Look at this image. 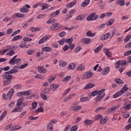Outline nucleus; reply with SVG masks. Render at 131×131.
<instances>
[{
	"instance_id": "obj_40",
	"label": "nucleus",
	"mask_w": 131,
	"mask_h": 131,
	"mask_svg": "<svg viewBox=\"0 0 131 131\" xmlns=\"http://www.w3.org/2000/svg\"><path fill=\"white\" fill-rule=\"evenodd\" d=\"M23 37L22 36L17 35L13 38L12 39V41H16V40H18V39H22Z\"/></svg>"
},
{
	"instance_id": "obj_23",
	"label": "nucleus",
	"mask_w": 131,
	"mask_h": 131,
	"mask_svg": "<svg viewBox=\"0 0 131 131\" xmlns=\"http://www.w3.org/2000/svg\"><path fill=\"white\" fill-rule=\"evenodd\" d=\"M23 101H24V97H20L17 100V107H20V106H21V105L22 104V103L23 102Z\"/></svg>"
},
{
	"instance_id": "obj_9",
	"label": "nucleus",
	"mask_w": 131,
	"mask_h": 131,
	"mask_svg": "<svg viewBox=\"0 0 131 131\" xmlns=\"http://www.w3.org/2000/svg\"><path fill=\"white\" fill-rule=\"evenodd\" d=\"M51 38V36L48 35H46L45 36L43 37L42 38H41L38 41V43L39 45H41L42 43H43V42H46L47 40H49Z\"/></svg>"
},
{
	"instance_id": "obj_12",
	"label": "nucleus",
	"mask_w": 131,
	"mask_h": 131,
	"mask_svg": "<svg viewBox=\"0 0 131 131\" xmlns=\"http://www.w3.org/2000/svg\"><path fill=\"white\" fill-rule=\"evenodd\" d=\"M29 95H30V90L28 91L20 92L17 93V96H18V97H20L21 96H29Z\"/></svg>"
},
{
	"instance_id": "obj_49",
	"label": "nucleus",
	"mask_w": 131,
	"mask_h": 131,
	"mask_svg": "<svg viewBox=\"0 0 131 131\" xmlns=\"http://www.w3.org/2000/svg\"><path fill=\"white\" fill-rule=\"evenodd\" d=\"M13 55H15V51L14 50H10L9 52L6 53L7 56H13Z\"/></svg>"
},
{
	"instance_id": "obj_56",
	"label": "nucleus",
	"mask_w": 131,
	"mask_h": 131,
	"mask_svg": "<svg viewBox=\"0 0 131 131\" xmlns=\"http://www.w3.org/2000/svg\"><path fill=\"white\" fill-rule=\"evenodd\" d=\"M12 82L10 80H6L4 82V85H9Z\"/></svg>"
},
{
	"instance_id": "obj_60",
	"label": "nucleus",
	"mask_w": 131,
	"mask_h": 131,
	"mask_svg": "<svg viewBox=\"0 0 131 131\" xmlns=\"http://www.w3.org/2000/svg\"><path fill=\"white\" fill-rule=\"evenodd\" d=\"M13 33V29H9L6 31V34L9 35V34H11Z\"/></svg>"
},
{
	"instance_id": "obj_29",
	"label": "nucleus",
	"mask_w": 131,
	"mask_h": 131,
	"mask_svg": "<svg viewBox=\"0 0 131 131\" xmlns=\"http://www.w3.org/2000/svg\"><path fill=\"white\" fill-rule=\"evenodd\" d=\"M64 41L67 43H68L69 46H71V45H72V41H73V38H70L64 39Z\"/></svg>"
},
{
	"instance_id": "obj_8",
	"label": "nucleus",
	"mask_w": 131,
	"mask_h": 131,
	"mask_svg": "<svg viewBox=\"0 0 131 131\" xmlns=\"http://www.w3.org/2000/svg\"><path fill=\"white\" fill-rule=\"evenodd\" d=\"M9 64L10 65H15V64H17V65H20L21 64V59L20 58H16V59H14L13 60H12V59H10Z\"/></svg>"
},
{
	"instance_id": "obj_55",
	"label": "nucleus",
	"mask_w": 131,
	"mask_h": 131,
	"mask_svg": "<svg viewBox=\"0 0 131 131\" xmlns=\"http://www.w3.org/2000/svg\"><path fill=\"white\" fill-rule=\"evenodd\" d=\"M131 35H128L126 36L124 40V42H127L129 39H130Z\"/></svg>"
},
{
	"instance_id": "obj_37",
	"label": "nucleus",
	"mask_w": 131,
	"mask_h": 131,
	"mask_svg": "<svg viewBox=\"0 0 131 131\" xmlns=\"http://www.w3.org/2000/svg\"><path fill=\"white\" fill-rule=\"evenodd\" d=\"M23 111V108L19 107H15L12 110V112H21V111Z\"/></svg>"
},
{
	"instance_id": "obj_3",
	"label": "nucleus",
	"mask_w": 131,
	"mask_h": 131,
	"mask_svg": "<svg viewBox=\"0 0 131 131\" xmlns=\"http://www.w3.org/2000/svg\"><path fill=\"white\" fill-rule=\"evenodd\" d=\"M14 89H11L7 93V94H3L2 96V98L4 99V100H8V99H10L12 98L13 95H14Z\"/></svg>"
},
{
	"instance_id": "obj_48",
	"label": "nucleus",
	"mask_w": 131,
	"mask_h": 131,
	"mask_svg": "<svg viewBox=\"0 0 131 131\" xmlns=\"http://www.w3.org/2000/svg\"><path fill=\"white\" fill-rule=\"evenodd\" d=\"M35 78L39 79H44L45 77L42 76L40 74H37L35 76Z\"/></svg>"
},
{
	"instance_id": "obj_34",
	"label": "nucleus",
	"mask_w": 131,
	"mask_h": 131,
	"mask_svg": "<svg viewBox=\"0 0 131 131\" xmlns=\"http://www.w3.org/2000/svg\"><path fill=\"white\" fill-rule=\"evenodd\" d=\"M104 53L107 57H109V58H111L112 57V54H111V52L109 51V50L107 49H104Z\"/></svg>"
},
{
	"instance_id": "obj_44",
	"label": "nucleus",
	"mask_w": 131,
	"mask_h": 131,
	"mask_svg": "<svg viewBox=\"0 0 131 131\" xmlns=\"http://www.w3.org/2000/svg\"><path fill=\"white\" fill-rule=\"evenodd\" d=\"M56 79V77H53V75H51L48 79V82L49 83H52V81H54Z\"/></svg>"
},
{
	"instance_id": "obj_1",
	"label": "nucleus",
	"mask_w": 131,
	"mask_h": 131,
	"mask_svg": "<svg viewBox=\"0 0 131 131\" xmlns=\"http://www.w3.org/2000/svg\"><path fill=\"white\" fill-rule=\"evenodd\" d=\"M128 91V88H127V84H125L123 88L121 89V90L118 91V92L116 93L114 95H113V98H118V97H120L121 95H123L125 92H127Z\"/></svg>"
},
{
	"instance_id": "obj_39",
	"label": "nucleus",
	"mask_w": 131,
	"mask_h": 131,
	"mask_svg": "<svg viewBox=\"0 0 131 131\" xmlns=\"http://www.w3.org/2000/svg\"><path fill=\"white\" fill-rule=\"evenodd\" d=\"M40 97L41 98L42 100H43V101H47L48 100V96H47V95L43 93H41Z\"/></svg>"
},
{
	"instance_id": "obj_14",
	"label": "nucleus",
	"mask_w": 131,
	"mask_h": 131,
	"mask_svg": "<svg viewBox=\"0 0 131 131\" xmlns=\"http://www.w3.org/2000/svg\"><path fill=\"white\" fill-rule=\"evenodd\" d=\"M3 77L4 79L12 81V79L13 78V76L11 75V74H6L5 73V74L3 75Z\"/></svg>"
},
{
	"instance_id": "obj_62",
	"label": "nucleus",
	"mask_w": 131,
	"mask_h": 131,
	"mask_svg": "<svg viewBox=\"0 0 131 131\" xmlns=\"http://www.w3.org/2000/svg\"><path fill=\"white\" fill-rule=\"evenodd\" d=\"M36 112H43V107L42 106H40L38 107L36 111Z\"/></svg>"
},
{
	"instance_id": "obj_4",
	"label": "nucleus",
	"mask_w": 131,
	"mask_h": 131,
	"mask_svg": "<svg viewBox=\"0 0 131 131\" xmlns=\"http://www.w3.org/2000/svg\"><path fill=\"white\" fill-rule=\"evenodd\" d=\"M60 28H62V26L59 23H56L50 27V29L52 31H57V30H59Z\"/></svg>"
},
{
	"instance_id": "obj_46",
	"label": "nucleus",
	"mask_w": 131,
	"mask_h": 131,
	"mask_svg": "<svg viewBox=\"0 0 131 131\" xmlns=\"http://www.w3.org/2000/svg\"><path fill=\"white\" fill-rule=\"evenodd\" d=\"M95 119L96 120H102L103 119V116L101 114H98L95 116Z\"/></svg>"
},
{
	"instance_id": "obj_57",
	"label": "nucleus",
	"mask_w": 131,
	"mask_h": 131,
	"mask_svg": "<svg viewBox=\"0 0 131 131\" xmlns=\"http://www.w3.org/2000/svg\"><path fill=\"white\" fill-rule=\"evenodd\" d=\"M32 109H36L37 107V102L34 101L32 103Z\"/></svg>"
},
{
	"instance_id": "obj_25",
	"label": "nucleus",
	"mask_w": 131,
	"mask_h": 131,
	"mask_svg": "<svg viewBox=\"0 0 131 131\" xmlns=\"http://www.w3.org/2000/svg\"><path fill=\"white\" fill-rule=\"evenodd\" d=\"M90 3V0H85L81 4V7L82 8H84L85 7H87V6H89V4Z\"/></svg>"
},
{
	"instance_id": "obj_10",
	"label": "nucleus",
	"mask_w": 131,
	"mask_h": 131,
	"mask_svg": "<svg viewBox=\"0 0 131 131\" xmlns=\"http://www.w3.org/2000/svg\"><path fill=\"white\" fill-rule=\"evenodd\" d=\"M38 72L40 74H45L48 72V70L43 66H39L38 67Z\"/></svg>"
},
{
	"instance_id": "obj_15",
	"label": "nucleus",
	"mask_w": 131,
	"mask_h": 131,
	"mask_svg": "<svg viewBox=\"0 0 131 131\" xmlns=\"http://www.w3.org/2000/svg\"><path fill=\"white\" fill-rule=\"evenodd\" d=\"M111 36V33L107 32L104 34L101 37V40L104 41L108 39L109 38V36Z\"/></svg>"
},
{
	"instance_id": "obj_16",
	"label": "nucleus",
	"mask_w": 131,
	"mask_h": 131,
	"mask_svg": "<svg viewBox=\"0 0 131 131\" xmlns=\"http://www.w3.org/2000/svg\"><path fill=\"white\" fill-rule=\"evenodd\" d=\"M71 108L73 111H74L75 112H77V111H79V110L81 109L82 106L80 105L75 106V104H74L72 106Z\"/></svg>"
},
{
	"instance_id": "obj_41",
	"label": "nucleus",
	"mask_w": 131,
	"mask_h": 131,
	"mask_svg": "<svg viewBox=\"0 0 131 131\" xmlns=\"http://www.w3.org/2000/svg\"><path fill=\"white\" fill-rule=\"evenodd\" d=\"M103 45L102 44L101 45H100L98 47L96 48L95 50H94V52L95 53H99V52H100V50L103 48Z\"/></svg>"
},
{
	"instance_id": "obj_35",
	"label": "nucleus",
	"mask_w": 131,
	"mask_h": 131,
	"mask_svg": "<svg viewBox=\"0 0 131 131\" xmlns=\"http://www.w3.org/2000/svg\"><path fill=\"white\" fill-rule=\"evenodd\" d=\"M115 82L116 83H117V84H123L124 83V82L123 81L121 80L120 78H117L115 79Z\"/></svg>"
},
{
	"instance_id": "obj_26",
	"label": "nucleus",
	"mask_w": 131,
	"mask_h": 131,
	"mask_svg": "<svg viewBox=\"0 0 131 131\" xmlns=\"http://www.w3.org/2000/svg\"><path fill=\"white\" fill-rule=\"evenodd\" d=\"M17 72H18V70L14 69L5 72V74H13V73H17Z\"/></svg>"
},
{
	"instance_id": "obj_51",
	"label": "nucleus",
	"mask_w": 131,
	"mask_h": 131,
	"mask_svg": "<svg viewBox=\"0 0 131 131\" xmlns=\"http://www.w3.org/2000/svg\"><path fill=\"white\" fill-rule=\"evenodd\" d=\"M82 48L80 47H77L74 50V53H78V52H80Z\"/></svg>"
},
{
	"instance_id": "obj_19",
	"label": "nucleus",
	"mask_w": 131,
	"mask_h": 131,
	"mask_svg": "<svg viewBox=\"0 0 131 131\" xmlns=\"http://www.w3.org/2000/svg\"><path fill=\"white\" fill-rule=\"evenodd\" d=\"M76 68V64L74 63H70L67 69L69 70H73Z\"/></svg>"
},
{
	"instance_id": "obj_28",
	"label": "nucleus",
	"mask_w": 131,
	"mask_h": 131,
	"mask_svg": "<svg viewBox=\"0 0 131 131\" xmlns=\"http://www.w3.org/2000/svg\"><path fill=\"white\" fill-rule=\"evenodd\" d=\"M117 5H119L121 7H123L125 5V1L124 0H118L117 1Z\"/></svg>"
},
{
	"instance_id": "obj_33",
	"label": "nucleus",
	"mask_w": 131,
	"mask_h": 131,
	"mask_svg": "<svg viewBox=\"0 0 131 131\" xmlns=\"http://www.w3.org/2000/svg\"><path fill=\"white\" fill-rule=\"evenodd\" d=\"M86 36H88V37H93L96 35V34L92 32L91 31H89L88 32H86Z\"/></svg>"
},
{
	"instance_id": "obj_52",
	"label": "nucleus",
	"mask_w": 131,
	"mask_h": 131,
	"mask_svg": "<svg viewBox=\"0 0 131 131\" xmlns=\"http://www.w3.org/2000/svg\"><path fill=\"white\" fill-rule=\"evenodd\" d=\"M100 110H106V107H99L98 108H96L95 110V112L96 113H98V112H99V111H100Z\"/></svg>"
},
{
	"instance_id": "obj_27",
	"label": "nucleus",
	"mask_w": 131,
	"mask_h": 131,
	"mask_svg": "<svg viewBox=\"0 0 131 131\" xmlns=\"http://www.w3.org/2000/svg\"><path fill=\"white\" fill-rule=\"evenodd\" d=\"M59 67H66V66H67V62L64 60H60L59 63Z\"/></svg>"
},
{
	"instance_id": "obj_7",
	"label": "nucleus",
	"mask_w": 131,
	"mask_h": 131,
	"mask_svg": "<svg viewBox=\"0 0 131 131\" xmlns=\"http://www.w3.org/2000/svg\"><path fill=\"white\" fill-rule=\"evenodd\" d=\"M94 74V73H93V72H86L84 73V74L83 75L82 77V79H89V78H91L92 77H93V75Z\"/></svg>"
},
{
	"instance_id": "obj_36",
	"label": "nucleus",
	"mask_w": 131,
	"mask_h": 131,
	"mask_svg": "<svg viewBox=\"0 0 131 131\" xmlns=\"http://www.w3.org/2000/svg\"><path fill=\"white\" fill-rule=\"evenodd\" d=\"M20 13H27L28 12H29V9L28 8H25L24 7H22L19 10Z\"/></svg>"
},
{
	"instance_id": "obj_2",
	"label": "nucleus",
	"mask_w": 131,
	"mask_h": 131,
	"mask_svg": "<svg viewBox=\"0 0 131 131\" xmlns=\"http://www.w3.org/2000/svg\"><path fill=\"white\" fill-rule=\"evenodd\" d=\"M105 89H101L100 90H98L97 96L95 98V100L96 102H100L104 97H105Z\"/></svg>"
},
{
	"instance_id": "obj_63",
	"label": "nucleus",
	"mask_w": 131,
	"mask_h": 131,
	"mask_svg": "<svg viewBox=\"0 0 131 131\" xmlns=\"http://www.w3.org/2000/svg\"><path fill=\"white\" fill-rule=\"evenodd\" d=\"M76 130H77V126L76 125L73 126L70 129V131H76Z\"/></svg>"
},
{
	"instance_id": "obj_42",
	"label": "nucleus",
	"mask_w": 131,
	"mask_h": 131,
	"mask_svg": "<svg viewBox=\"0 0 131 131\" xmlns=\"http://www.w3.org/2000/svg\"><path fill=\"white\" fill-rule=\"evenodd\" d=\"M115 21V20H114L113 18L110 19L107 23V26H111V25L114 23Z\"/></svg>"
},
{
	"instance_id": "obj_20",
	"label": "nucleus",
	"mask_w": 131,
	"mask_h": 131,
	"mask_svg": "<svg viewBox=\"0 0 131 131\" xmlns=\"http://www.w3.org/2000/svg\"><path fill=\"white\" fill-rule=\"evenodd\" d=\"M95 85V84L93 83L87 84L84 88V90H90V89H93Z\"/></svg>"
},
{
	"instance_id": "obj_17",
	"label": "nucleus",
	"mask_w": 131,
	"mask_h": 131,
	"mask_svg": "<svg viewBox=\"0 0 131 131\" xmlns=\"http://www.w3.org/2000/svg\"><path fill=\"white\" fill-rule=\"evenodd\" d=\"M110 72V67H106L103 70V72H101L102 75H107L108 73Z\"/></svg>"
},
{
	"instance_id": "obj_47",
	"label": "nucleus",
	"mask_w": 131,
	"mask_h": 131,
	"mask_svg": "<svg viewBox=\"0 0 131 131\" xmlns=\"http://www.w3.org/2000/svg\"><path fill=\"white\" fill-rule=\"evenodd\" d=\"M49 8V5L47 4L43 3V5L42 6V8H41V10L42 11H43L46 10V9H48Z\"/></svg>"
},
{
	"instance_id": "obj_24",
	"label": "nucleus",
	"mask_w": 131,
	"mask_h": 131,
	"mask_svg": "<svg viewBox=\"0 0 131 131\" xmlns=\"http://www.w3.org/2000/svg\"><path fill=\"white\" fill-rule=\"evenodd\" d=\"M42 51L43 52H52L53 49L51 48L50 47H45L41 48Z\"/></svg>"
},
{
	"instance_id": "obj_61",
	"label": "nucleus",
	"mask_w": 131,
	"mask_h": 131,
	"mask_svg": "<svg viewBox=\"0 0 131 131\" xmlns=\"http://www.w3.org/2000/svg\"><path fill=\"white\" fill-rule=\"evenodd\" d=\"M65 35H66V32L65 31H62V32L59 34V37H64Z\"/></svg>"
},
{
	"instance_id": "obj_31",
	"label": "nucleus",
	"mask_w": 131,
	"mask_h": 131,
	"mask_svg": "<svg viewBox=\"0 0 131 131\" xmlns=\"http://www.w3.org/2000/svg\"><path fill=\"white\" fill-rule=\"evenodd\" d=\"M54 130V127L52 123H49L47 125V131H53Z\"/></svg>"
},
{
	"instance_id": "obj_64",
	"label": "nucleus",
	"mask_w": 131,
	"mask_h": 131,
	"mask_svg": "<svg viewBox=\"0 0 131 131\" xmlns=\"http://www.w3.org/2000/svg\"><path fill=\"white\" fill-rule=\"evenodd\" d=\"M129 128H131V123L125 126V130H128Z\"/></svg>"
},
{
	"instance_id": "obj_32",
	"label": "nucleus",
	"mask_w": 131,
	"mask_h": 131,
	"mask_svg": "<svg viewBox=\"0 0 131 131\" xmlns=\"http://www.w3.org/2000/svg\"><path fill=\"white\" fill-rule=\"evenodd\" d=\"M50 92H51V89H50V88H46L41 91L42 94H44L45 95L50 94Z\"/></svg>"
},
{
	"instance_id": "obj_22",
	"label": "nucleus",
	"mask_w": 131,
	"mask_h": 131,
	"mask_svg": "<svg viewBox=\"0 0 131 131\" xmlns=\"http://www.w3.org/2000/svg\"><path fill=\"white\" fill-rule=\"evenodd\" d=\"M84 125H91V124H94V121L86 119L84 121Z\"/></svg>"
},
{
	"instance_id": "obj_50",
	"label": "nucleus",
	"mask_w": 131,
	"mask_h": 131,
	"mask_svg": "<svg viewBox=\"0 0 131 131\" xmlns=\"http://www.w3.org/2000/svg\"><path fill=\"white\" fill-rule=\"evenodd\" d=\"M47 24H53V23H56V19H50L47 21Z\"/></svg>"
},
{
	"instance_id": "obj_13",
	"label": "nucleus",
	"mask_w": 131,
	"mask_h": 131,
	"mask_svg": "<svg viewBox=\"0 0 131 131\" xmlns=\"http://www.w3.org/2000/svg\"><path fill=\"white\" fill-rule=\"evenodd\" d=\"M120 107V105L118 104L115 106H112L111 108L108 109L106 112V113H112L114 110L118 109Z\"/></svg>"
},
{
	"instance_id": "obj_59",
	"label": "nucleus",
	"mask_w": 131,
	"mask_h": 131,
	"mask_svg": "<svg viewBox=\"0 0 131 131\" xmlns=\"http://www.w3.org/2000/svg\"><path fill=\"white\" fill-rule=\"evenodd\" d=\"M98 95V90H95L93 91L91 94V96H92V97H95V96Z\"/></svg>"
},
{
	"instance_id": "obj_53",
	"label": "nucleus",
	"mask_w": 131,
	"mask_h": 131,
	"mask_svg": "<svg viewBox=\"0 0 131 131\" xmlns=\"http://www.w3.org/2000/svg\"><path fill=\"white\" fill-rule=\"evenodd\" d=\"M123 117L124 118H127L128 117H129V113H127L126 112L125 113H122Z\"/></svg>"
},
{
	"instance_id": "obj_18",
	"label": "nucleus",
	"mask_w": 131,
	"mask_h": 131,
	"mask_svg": "<svg viewBox=\"0 0 131 131\" xmlns=\"http://www.w3.org/2000/svg\"><path fill=\"white\" fill-rule=\"evenodd\" d=\"M91 38H83L81 39V41L82 43H85V45H89L91 42Z\"/></svg>"
},
{
	"instance_id": "obj_43",
	"label": "nucleus",
	"mask_w": 131,
	"mask_h": 131,
	"mask_svg": "<svg viewBox=\"0 0 131 131\" xmlns=\"http://www.w3.org/2000/svg\"><path fill=\"white\" fill-rule=\"evenodd\" d=\"M77 71H83L84 70V67L81 64L78 66L76 69Z\"/></svg>"
},
{
	"instance_id": "obj_30",
	"label": "nucleus",
	"mask_w": 131,
	"mask_h": 131,
	"mask_svg": "<svg viewBox=\"0 0 131 131\" xmlns=\"http://www.w3.org/2000/svg\"><path fill=\"white\" fill-rule=\"evenodd\" d=\"M22 127L21 126L14 125L11 129L10 130H19Z\"/></svg>"
},
{
	"instance_id": "obj_6",
	"label": "nucleus",
	"mask_w": 131,
	"mask_h": 131,
	"mask_svg": "<svg viewBox=\"0 0 131 131\" xmlns=\"http://www.w3.org/2000/svg\"><path fill=\"white\" fill-rule=\"evenodd\" d=\"M121 66H126L127 65V61L126 60H119L116 62L115 67L116 69H118Z\"/></svg>"
},
{
	"instance_id": "obj_54",
	"label": "nucleus",
	"mask_w": 131,
	"mask_h": 131,
	"mask_svg": "<svg viewBox=\"0 0 131 131\" xmlns=\"http://www.w3.org/2000/svg\"><path fill=\"white\" fill-rule=\"evenodd\" d=\"M17 18H25V14L23 13H17Z\"/></svg>"
},
{
	"instance_id": "obj_38",
	"label": "nucleus",
	"mask_w": 131,
	"mask_h": 131,
	"mask_svg": "<svg viewBox=\"0 0 131 131\" xmlns=\"http://www.w3.org/2000/svg\"><path fill=\"white\" fill-rule=\"evenodd\" d=\"M76 4V1H74V2H71L67 5V8H72Z\"/></svg>"
},
{
	"instance_id": "obj_45",
	"label": "nucleus",
	"mask_w": 131,
	"mask_h": 131,
	"mask_svg": "<svg viewBox=\"0 0 131 131\" xmlns=\"http://www.w3.org/2000/svg\"><path fill=\"white\" fill-rule=\"evenodd\" d=\"M7 111H4L2 113V114L0 116V121H2L4 117H6V115H7Z\"/></svg>"
},
{
	"instance_id": "obj_21",
	"label": "nucleus",
	"mask_w": 131,
	"mask_h": 131,
	"mask_svg": "<svg viewBox=\"0 0 131 131\" xmlns=\"http://www.w3.org/2000/svg\"><path fill=\"white\" fill-rule=\"evenodd\" d=\"M59 84H52L50 85V89L51 90H53V92H55L56 90H57V89H59Z\"/></svg>"
},
{
	"instance_id": "obj_5",
	"label": "nucleus",
	"mask_w": 131,
	"mask_h": 131,
	"mask_svg": "<svg viewBox=\"0 0 131 131\" xmlns=\"http://www.w3.org/2000/svg\"><path fill=\"white\" fill-rule=\"evenodd\" d=\"M98 18L99 15L96 14V12H94L88 16L86 20L88 21H95V20H97Z\"/></svg>"
},
{
	"instance_id": "obj_58",
	"label": "nucleus",
	"mask_w": 131,
	"mask_h": 131,
	"mask_svg": "<svg viewBox=\"0 0 131 131\" xmlns=\"http://www.w3.org/2000/svg\"><path fill=\"white\" fill-rule=\"evenodd\" d=\"M20 32H21V30H18L17 31H15L14 32H13L12 34H11V36H15V35H16V34H18V33H20Z\"/></svg>"
},
{
	"instance_id": "obj_11",
	"label": "nucleus",
	"mask_w": 131,
	"mask_h": 131,
	"mask_svg": "<svg viewBox=\"0 0 131 131\" xmlns=\"http://www.w3.org/2000/svg\"><path fill=\"white\" fill-rule=\"evenodd\" d=\"M123 108L125 110H130L131 108V102L130 101H127L124 103Z\"/></svg>"
}]
</instances>
